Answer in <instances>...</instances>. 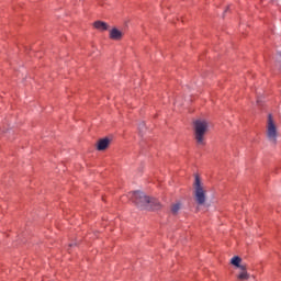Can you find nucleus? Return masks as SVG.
I'll return each mask as SVG.
<instances>
[{"label": "nucleus", "mask_w": 281, "mask_h": 281, "mask_svg": "<svg viewBox=\"0 0 281 281\" xmlns=\"http://www.w3.org/2000/svg\"><path fill=\"white\" fill-rule=\"evenodd\" d=\"M132 199L140 210H159V202L150 199L144 192H134Z\"/></svg>", "instance_id": "nucleus-1"}, {"label": "nucleus", "mask_w": 281, "mask_h": 281, "mask_svg": "<svg viewBox=\"0 0 281 281\" xmlns=\"http://www.w3.org/2000/svg\"><path fill=\"white\" fill-rule=\"evenodd\" d=\"M210 128V123L205 120H196L193 123L194 137L198 146H205V133Z\"/></svg>", "instance_id": "nucleus-2"}, {"label": "nucleus", "mask_w": 281, "mask_h": 281, "mask_svg": "<svg viewBox=\"0 0 281 281\" xmlns=\"http://www.w3.org/2000/svg\"><path fill=\"white\" fill-rule=\"evenodd\" d=\"M193 188L198 205H205V201H207V191L205 190L203 182H201V178L199 177V175L195 176Z\"/></svg>", "instance_id": "nucleus-3"}, {"label": "nucleus", "mask_w": 281, "mask_h": 281, "mask_svg": "<svg viewBox=\"0 0 281 281\" xmlns=\"http://www.w3.org/2000/svg\"><path fill=\"white\" fill-rule=\"evenodd\" d=\"M269 142L271 144H277L278 142V126H276V121H273V116L269 114L268 123H267V133H266Z\"/></svg>", "instance_id": "nucleus-4"}, {"label": "nucleus", "mask_w": 281, "mask_h": 281, "mask_svg": "<svg viewBox=\"0 0 281 281\" xmlns=\"http://www.w3.org/2000/svg\"><path fill=\"white\" fill-rule=\"evenodd\" d=\"M111 41H122L124 38V32L120 31L117 27L110 30Z\"/></svg>", "instance_id": "nucleus-5"}, {"label": "nucleus", "mask_w": 281, "mask_h": 281, "mask_svg": "<svg viewBox=\"0 0 281 281\" xmlns=\"http://www.w3.org/2000/svg\"><path fill=\"white\" fill-rule=\"evenodd\" d=\"M110 144H111V139L102 138L97 144V150H106Z\"/></svg>", "instance_id": "nucleus-6"}, {"label": "nucleus", "mask_w": 281, "mask_h": 281, "mask_svg": "<svg viewBox=\"0 0 281 281\" xmlns=\"http://www.w3.org/2000/svg\"><path fill=\"white\" fill-rule=\"evenodd\" d=\"M93 27H95V30H99V32H106V30H109V24H106V22L95 21L93 23Z\"/></svg>", "instance_id": "nucleus-7"}, {"label": "nucleus", "mask_w": 281, "mask_h": 281, "mask_svg": "<svg viewBox=\"0 0 281 281\" xmlns=\"http://www.w3.org/2000/svg\"><path fill=\"white\" fill-rule=\"evenodd\" d=\"M240 262H243V259L238 256H235L231 259V265H233L234 267H237V269H244L246 266L240 265Z\"/></svg>", "instance_id": "nucleus-8"}, {"label": "nucleus", "mask_w": 281, "mask_h": 281, "mask_svg": "<svg viewBox=\"0 0 281 281\" xmlns=\"http://www.w3.org/2000/svg\"><path fill=\"white\" fill-rule=\"evenodd\" d=\"M182 206L183 204H181V202L179 201L171 204V214H173V216H177V214H179Z\"/></svg>", "instance_id": "nucleus-9"}, {"label": "nucleus", "mask_w": 281, "mask_h": 281, "mask_svg": "<svg viewBox=\"0 0 281 281\" xmlns=\"http://www.w3.org/2000/svg\"><path fill=\"white\" fill-rule=\"evenodd\" d=\"M239 280H249V273L247 272V266L245 269H240V273L237 276Z\"/></svg>", "instance_id": "nucleus-10"}, {"label": "nucleus", "mask_w": 281, "mask_h": 281, "mask_svg": "<svg viewBox=\"0 0 281 281\" xmlns=\"http://www.w3.org/2000/svg\"><path fill=\"white\" fill-rule=\"evenodd\" d=\"M138 130H139L140 133H144V131L146 130V123L145 122L140 123L138 125Z\"/></svg>", "instance_id": "nucleus-11"}, {"label": "nucleus", "mask_w": 281, "mask_h": 281, "mask_svg": "<svg viewBox=\"0 0 281 281\" xmlns=\"http://www.w3.org/2000/svg\"><path fill=\"white\" fill-rule=\"evenodd\" d=\"M257 103L260 104V100L259 99L257 100Z\"/></svg>", "instance_id": "nucleus-12"}, {"label": "nucleus", "mask_w": 281, "mask_h": 281, "mask_svg": "<svg viewBox=\"0 0 281 281\" xmlns=\"http://www.w3.org/2000/svg\"><path fill=\"white\" fill-rule=\"evenodd\" d=\"M227 10H229V8H227ZM227 10H225L224 12H227Z\"/></svg>", "instance_id": "nucleus-13"}, {"label": "nucleus", "mask_w": 281, "mask_h": 281, "mask_svg": "<svg viewBox=\"0 0 281 281\" xmlns=\"http://www.w3.org/2000/svg\"><path fill=\"white\" fill-rule=\"evenodd\" d=\"M279 56H280V58H281V54H280Z\"/></svg>", "instance_id": "nucleus-14"}]
</instances>
